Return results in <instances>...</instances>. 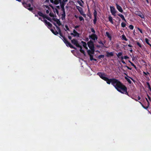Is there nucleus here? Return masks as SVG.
Masks as SVG:
<instances>
[{"label":"nucleus","mask_w":151,"mask_h":151,"mask_svg":"<svg viewBox=\"0 0 151 151\" xmlns=\"http://www.w3.org/2000/svg\"><path fill=\"white\" fill-rule=\"evenodd\" d=\"M111 12L112 14V15L115 16V14L116 12V11L115 10V8L112 6H111L110 7Z\"/></svg>","instance_id":"nucleus-10"},{"label":"nucleus","mask_w":151,"mask_h":151,"mask_svg":"<svg viewBox=\"0 0 151 151\" xmlns=\"http://www.w3.org/2000/svg\"><path fill=\"white\" fill-rule=\"evenodd\" d=\"M91 31L93 32V33H94V29L93 28H91Z\"/></svg>","instance_id":"nucleus-52"},{"label":"nucleus","mask_w":151,"mask_h":151,"mask_svg":"<svg viewBox=\"0 0 151 151\" xmlns=\"http://www.w3.org/2000/svg\"><path fill=\"white\" fill-rule=\"evenodd\" d=\"M64 43L67 46H69L71 48L76 49V48L73 46L69 42L68 40L65 42H64Z\"/></svg>","instance_id":"nucleus-8"},{"label":"nucleus","mask_w":151,"mask_h":151,"mask_svg":"<svg viewBox=\"0 0 151 151\" xmlns=\"http://www.w3.org/2000/svg\"><path fill=\"white\" fill-rule=\"evenodd\" d=\"M77 3L79 4V5L81 6H83V4L79 0H78L77 1Z\"/></svg>","instance_id":"nucleus-34"},{"label":"nucleus","mask_w":151,"mask_h":151,"mask_svg":"<svg viewBox=\"0 0 151 151\" xmlns=\"http://www.w3.org/2000/svg\"><path fill=\"white\" fill-rule=\"evenodd\" d=\"M76 8L81 15L83 16L85 15V14H83V9L81 7L79 6H76Z\"/></svg>","instance_id":"nucleus-6"},{"label":"nucleus","mask_w":151,"mask_h":151,"mask_svg":"<svg viewBox=\"0 0 151 151\" xmlns=\"http://www.w3.org/2000/svg\"><path fill=\"white\" fill-rule=\"evenodd\" d=\"M22 4L29 11H32L33 10V8L32 7H31V5L30 4H27L26 2H24L22 3Z\"/></svg>","instance_id":"nucleus-3"},{"label":"nucleus","mask_w":151,"mask_h":151,"mask_svg":"<svg viewBox=\"0 0 151 151\" xmlns=\"http://www.w3.org/2000/svg\"><path fill=\"white\" fill-rule=\"evenodd\" d=\"M55 10L56 11L57 14L58 15L59 14V12L58 10L57 9H55Z\"/></svg>","instance_id":"nucleus-49"},{"label":"nucleus","mask_w":151,"mask_h":151,"mask_svg":"<svg viewBox=\"0 0 151 151\" xmlns=\"http://www.w3.org/2000/svg\"><path fill=\"white\" fill-rule=\"evenodd\" d=\"M129 58V57L127 56H125L124 57V58L125 59H127Z\"/></svg>","instance_id":"nucleus-48"},{"label":"nucleus","mask_w":151,"mask_h":151,"mask_svg":"<svg viewBox=\"0 0 151 151\" xmlns=\"http://www.w3.org/2000/svg\"><path fill=\"white\" fill-rule=\"evenodd\" d=\"M42 17L44 19L46 18V19H47L48 17L47 16H46V15H45L43 14V16H42Z\"/></svg>","instance_id":"nucleus-44"},{"label":"nucleus","mask_w":151,"mask_h":151,"mask_svg":"<svg viewBox=\"0 0 151 151\" xmlns=\"http://www.w3.org/2000/svg\"><path fill=\"white\" fill-rule=\"evenodd\" d=\"M56 7L57 8V9H60V6H56Z\"/></svg>","instance_id":"nucleus-56"},{"label":"nucleus","mask_w":151,"mask_h":151,"mask_svg":"<svg viewBox=\"0 0 151 151\" xmlns=\"http://www.w3.org/2000/svg\"><path fill=\"white\" fill-rule=\"evenodd\" d=\"M56 22L58 26H60L61 25V24L59 19H58L57 21H56Z\"/></svg>","instance_id":"nucleus-31"},{"label":"nucleus","mask_w":151,"mask_h":151,"mask_svg":"<svg viewBox=\"0 0 151 151\" xmlns=\"http://www.w3.org/2000/svg\"><path fill=\"white\" fill-rule=\"evenodd\" d=\"M147 98L150 101V97L148 95H147Z\"/></svg>","instance_id":"nucleus-57"},{"label":"nucleus","mask_w":151,"mask_h":151,"mask_svg":"<svg viewBox=\"0 0 151 151\" xmlns=\"http://www.w3.org/2000/svg\"><path fill=\"white\" fill-rule=\"evenodd\" d=\"M137 45L140 47L141 48L142 47V45L139 43L137 42Z\"/></svg>","instance_id":"nucleus-41"},{"label":"nucleus","mask_w":151,"mask_h":151,"mask_svg":"<svg viewBox=\"0 0 151 151\" xmlns=\"http://www.w3.org/2000/svg\"><path fill=\"white\" fill-rule=\"evenodd\" d=\"M121 24L122 27H125L126 24L125 23H124V22L122 23Z\"/></svg>","instance_id":"nucleus-35"},{"label":"nucleus","mask_w":151,"mask_h":151,"mask_svg":"<svg viewBox=\"0 0 151 151\" xmlns=\"http://www.w3.org/2000/svg\"><path fill=\"white\" fill-rule=\"evenodd\" d=\"M73 32L74 33V37H79V34L77 32L75 29H73Z\"/></svg>","instance_id":"nucleus-16"},{"label":"nucleus","mask_w":151,"mask_h":151,"mask_svg":"<svg viewBox=\"0 0 151 151\" xmlns=\"http://www.w3.org/2000/svg\"><path fill=\"white\" fill-rule=\"evenodd\" d=\"M104 55H99L98 56V58H99V59H101V58H104Z\"/></svg>","instance_id":"nucleus-37"},{"label":"nucleus","mask_w":151,"mask_h":151,"mask_svg":"<svg viewBox=\"0 0 151 151\" xmlns=\"http://www.w3.org/2000/svg\"><path fill=\"white\" fill-rule=\"evenodd\" d=\"M125 78L129 83H131L132 82L129 78L126 77H125Z\"/></svg>","instance_id":"nucleus-29"},{"label":"nucleus","mask_w":151,"mask_h":151,"mask_svg":"<svg viewBox=\"0 0 151 151\" xmlns=\"http://www.w3.org/2000/svg\"><path fill=\"white\" fill-rule=\"evenodd\" d=\"M68 1V0H63V1H61L60 2V4H63V5H65L66 2Z\"/></svg>","instance_id":"nucleus-24"},{"label":"nucleus","mask_w":151,"mask_h":151,"mask_svg":"<svg viewBox=\"0 0 151 151\" xmlns=\"http://www.w3.org/2000/svg\"><path fill=\"white\" fill-rule=\"evenodd\" d=\"M143 73L145 75H147L148 74H149V73L147 72V73L144 72Z\"/></svg>","instance_id":"nucleus-53"},{"label":"nucleus","mask_w":151,"mask_h":151,"mask_svg":"<svg viewBox=\"0 0 151 151\" xmlns=\"http://www.w3.org/2000/svg\"><path fill=\"white\" fill-rule=\"evenodd\" d=\"M137 29L141 33H143L142 30L141 29H140L139 28H138Z\"/></svg>","instance_id":"nucleus-45"},{"label":"nucleus","mask_w":151,"mask_h":151,"mask_svg":"<svg viewBox=\"0 0 151 151\" xmlns=\"http://www.w3.org/2000/svg\"><path fill=\"white\" fill-rule=\"evenodd\" d=\"M60 7L61 8V10L63 12H65V9L64 6L65 5H63L62 4H60Z\"/></svg>","instance_id":"nucleus-17"},{"label":"nucleus","mask_w":151,"mask_h":151,"mask_svg":"<svg viewBox=\"0 0 151 151\" xmlns=\"http://www.w3.org/2000/svg\"><path fill=\"white\" fill-rule=\"evenodd\" d=\"M147 84L148 86V88L150 90H151V88L150 87V84L149 83H148V82H147Z\"/></svg>","instance_id":"nucleus-38"},{"label":"nucleus","mask_w":151,"mask_h":151,"mask_svg":"<svg viewBox=\"0 0 151 151\" xmlns=\"http://www.w3.org/2000/svg\"><path fill=\"white\" fill-rule=\"evenodd\" d=\"M106 56L107 57H110L113 56L114 54L113 52H109L108 51L106 52Z\"/></svg>","instance_id":"nucleus-14"},{"label":"nucleus","mask_w":151,"mask_h":151,"mask_svg":"<svg viewBox=\"0 0 151 151\" xmlns=\"http://www.w3.org/2000/svg\"><path fill=\"white\" fill-rule=\"evenodd\" d=\"M50 16L51 17H53L54 14L53 13H50L49 14Z\"/></svg>","instance_id":"nucleus-43"},{"label":"nucleus","mask_w":151,"mask_h":151,"mask_svg":"<svg viewBox=\"0 0 151 151\" xmlns=\"http://www.w3.org/2000/svg\"><path fill=\"white\" fill-rule=\"evenodd\" d=\"M122 38L123 40H124L126 41H127V38H126L125 36L124 35H123L122 36Z\"/></svg>","instance_id":"nucleus-30"},{"label":"nucleus","mask_w":151,"mask_h":151,"mask_svg":"<svg viewBox=\"0 0 151 151\" xmlns=\"http://www.w3.org/2000/svg\"><path fill=\"white\" fill-rule=\"evenodd\" d=\"M71 43L76 45L77 47H79L80 45L78 44V41L75 39H73L71 40Z\"/></svg>","instance_id":"nucleus-7"},{"label":"nucleus","mask_w":151,"mask_h":151,"mask_svg":"<svg viewBox=\"0 0 151 151\" xmlns=\"http://www.w3.org/2000/svg\"><path fill=\"white\" fill-rule=\"evenodd\" d=\"M116 55L118 58H119L120 56H122V53L121 52H119Z\"/></svg>","instance_id":"nucleus-33"},{"label":"nucleus","mask_w":151,"mask_h":151,"mask_svg":"<svg viewBox=\"0 0 151 151\" xmlns=\"http://www.w3.org/2000/svg\"><path fill=\"white\" fill-rule=\"evenodd\" d=\"M44 22H45V24L47 25V27L49 29H50V28H51L52 27V24H51L49 22H47V20H44Z\"/></svg>","instance_id":"nucleus-11"},{"label":"nucleus","mask_w":151,"mask_h":151,"mask_svg":"<svg viewBox=\"0 0 151 151\" xmlns=\"http://www.w3.org/2000/svg\"><path fill=\"white\" fill-rule=\"evenodd\" d=\"M91 50H87V52L88 54L89 55L90 57V59L91 60H94V59L93 58V56L91 54H93L94 52V49H91Z\"/></svg>","instance_id":"nucleus-4"},{"label":"nucleus","mask_w":151,"mask_h":151,"mask_svg":"<svg viewBox=\"0 0 151 151\" xmlns=\"http://www.w3.org/2000/svg\"><path fill=\"white\" fill-rule=\"evenodd\" d=\"M88 46L90 49H94V46L93 42L91 40H90L87 43Z\"/></svg>","instance_id":"nucleus-5"},{"label":"nucleus","mask_w":151,"mask_h":151,"mask_svg":"<svg viewBox=\"0 0 151 151\" xmlns=\"http://www.w3.org/2000/svg\"><path fill=\"white\" fill-rule=\"evenodd\" d=\"M129 62L131 64V65L132 66H133L135 68H136V66L133 63H132V62H130L129 61Z\"/></svg>","instance_id":"nucleus-39"},{"label":"nucleus","mask_w":151,"mask_h":151,"mask_svg":"<svg viewBox=\"0 0 151 151\" xmlns=\"http://www.w3.org/2000/svg\"><path fill=\"white\" fill-rule=\"evenodd\" d=\"M70 35H73L74 37V33H70Z\"/></svg>","instance_id":"nucleus-61"},{"label":"nucleus","mask_w":151,"mask_h":151,"mask_svg":"<svg viewBox=\"0 0 151 151\" xmlns=\"http://www.w3.org/2000/svg\"><path fill=\"white\" fill-rule=\"evenodd\" d=\"M53 24L56 27V29H58V27H58L56 24L55 23H53Z\"/></svg>","instance_id":"nucleus-47"},{"label":"nucleus","mask_w":151,"mask_h":151,"mask_svg":"<svg viewBox=\"0 0 151 151\" xmlns=\"http://www.w3.org/2000/svg\"><path fill=\"white\" fill-rule=\"evenodd\" d=\"M50 0V2L52 3H53V2H54V0Z\"/></svg>","instance_id":"nucleus-63"},{"label":"nucleus","mask_w":151,"mask_h":151,"mask_svg":"<svg viewBox=\"0 0 151 151\" xmlns=\"http://www.w3.org/2000/svg\"><path fill=\"white\" fill-rule=\"evenodd\" d=\"M65 28H66V29H67V30H68V31L69 30V29L67 25H65Z\"/></svg>","instance_id":"nucleus-42"},{"label":"nucleus","mask_w":151,"mask_h":151,"mask_svg":"<svg viewBox=\"0 0 151 151\" xmlns=\"http://www.w3.org/2000/svg\"><path fill=\"white\" fill-rule=\"evenodd\" d=\"M62 37V38L60 37V38L62 39L63 40L64 42L67 40V39L65 38V37L64 36H63Z\"/></svg>","instance_id":"nucleus-25"},{"label":"nucleus","mask_w":151,"mask_h":151,"mask_svg":"<svg viewBox=\"0 0 151 151\" xmlns=\"http://www.w3.org/2000/svg\"><path fill=\"white\" fill-rule=\"evenodd\" d=\"M60 3V1L58 0H55L53 3L55 5L58 4Z\"/></svg>","instance_id":"nucleus-26"},{"label":"nucleus","mask_w":151,"mask_h":151,"mask_svg":"<svg viewBox=\"0 0 151 151\" xmlns=\"http://www.w3.org/2000/svg\"><path fill=\"white\" fill-rule=\"evenodd\" d=\"M116 8L117 9L121 12L122 13L123 12V10H122V7L119 5L117 4H116Z\"/></svg>","instance_id":"nucleus-13"},{"label":"nucleus","mask_w":151,"mask_h":151,"mask_svg":"<svg viewBox=\"0 0 151 151\" xmlns=\"http://www.w3.org/2000/svg\"><path fill=\"white\" fill-rule=\"evenodd\" d=\"M95 22L96 21V12L95 11Z\"/></svg>","instance_id":"nucleus-54"},{"label":"nucleus","mask_w":151,"mask_h":151,"mask_svg":"<svg viewBox=\"0 0 151 151\" xmlns=\"http://www.w3.org/2000/svg\"><path fill=\"white\" fill-rule=\"evenodd\" d=\"M46 12L47 14H48L49 13V11L48 10H47L46 11Z\"/></svg>","instance_id":"nucleus-58"},{"label":"nucleus","mask_w":151,"mask_h":151,"mask_svg":"<svg viewBox=\"0 0 151 151\" xmlns=\"http://www.w3.org/2000/svg\"><path fill=\"white\" fill-rule=\"evenodd\" d=\"M122 62L123 63H124V64H126V63L124 61V60H122Z\"/></svg>","instance_id":"nucleus-59"},{"label":"nucleus","mask_w":151,"mask_h":151,"mask_svg":"<svg viewBox=\"0 0 151 151\" xmlns=\"http://www.w3.org/2000/svg\"><path fill=\"white\" fill-rule=\"evenodd\" d=\"M129 28L131 29H133L134 28V27L132 25H130L129 26Z\"/></svg>","instance_id":"nucleus-40"},{"label":"nucleus","mask_w":151,"mask_h":151,"mask_svg":"<svg viewBox=\"0 0 151 151\" xmlns=\"http://www.w3.org/2000/svg\"><path fill=\"white\" fill-rule=\"evenodd\" d=\"M79 25H76L74 27V28L75 29H77L79 27Z\"/></svg>","instance_id":"nucleus-51"},{"label":"nucleus","mask_w":151,"mask_h":151,"mask_svg":"<svg viewBox=\"0 0 151 151\" xmlns=\"http://www.w3.org/2000/svg\"><path fill=\"white\" fill-rule=\"evenodd\" d=\"M136 14L142 18H144L145 17L144 15L140 12H136Z\"/></svg>","instance_id":"nucleus-12"},{"label":"nucleus","mask_w":151,"mask_h":151,"mask_svg":"<svg viewBox=\"0 0 151 151\" xmlns=\"http://www.w3.org/2000/svg\"><path fill=\"white\" fill-rule=\"evenodd\" d=\"M121 59L122 60H123V59H124V57H123V56H122L121 57Z\"/></svg>","instance_id":"nucleus-64"},{"label":"nucleus","mask_w":151,"mask_h":151,"mask_svg":"<svg viewBox=\"0 0 151 151\" xmlns=\"http://www.w3.org/2000/svg\"><path fill=\"white\" fill-rule=\"evenodd\" d=\"M97 75L101 79L106 81L108 84H110L111 83L119 92L125 94H128L127 88L118 80L114 78L109 79L107 77V75L103 73L99 72L97 73Z\"/></svg>","instance_id":"nucleus-1"},{"label":"nucleus","mask_w":151,"mask_h":151,"mask_svg":"<svg viewBox=\"0 0 151 151\" xmlns=\"http://www.w3.org/2000/svg\"><path fill=\"white\" fill-rule=\"evenodd\" d=\"M89 40V39L88 38H86V39L85 40L86 41H88Z\"/></svg>","instance_id":"nucleus-60"},{"label":"nucleus","mask_w":151,"mask_h":151,"mask_svg":"<svg viewBox=\"0 0 151 151\" xmlns=\"http://www.w3.org/2000/svg\"><path fill=\"white\" fill-rule=\"evenodd\" d=\"M145 40L146 43L151 47V44L149 43V40L147 38H146Z\"/></svg>","instance_id":"nucleus-32"},{"label":"nucleus","mask_w":151,"mask_h":151,"mask_svg":"<svg viewBox=\"0 0 151 151\" xmlns=\"http://www.w3.org/2000/svg\"><path fill=\"white\" fill-rule=\"evenodd\" d=\"M81 42L82 43L83 47L86 49H88V47H87V44L86 43L83 41H82Z\"/></svg>","instance_id":"nucleus-20"},{"label":"nucleus","mask_w":151,"mask_h":151,"mask_svg":"<svg viewBox=\"0 0 151 151\" xmlns=\"http://www.w3.org/2000/svg\"><path fill=\"white\" fill-rule=\"evenodd\" d=\"M47 19L48 20L51 22V19L50 17H48Z\"/></svg>","instance_id":"nucleus-50"},{"label":"nucleus","mask_w":151,"mask_h":151,"mask_svg":"<svg viewBox=\"0 0 151 151\" xmlns=\"http://www.w3.org/2000/svg\"><path fill=\"white\" fill-rule=\"evenodd\" d=\"M95 40H97V36L95 35Z\"/></svg>","instance_id":"nucleus-62"},{"label":"nucleus","mask_w":151,"mask_h":151,"mask_svg":"<svg viewBox=\"0 0 151 151\" xmlns=\"http://www.w3.org/2000/svg\"><path fill=\"white\" fill-rule=\"evenodd\" d=\"M37 14L40 16L42 17L43 16V14L40 11H38L37 12Z\"/></svg>","instance_id":"nucleus-27"},{"label":"nucleus","mask_w":151,"mask_h":151,"mask_svg":"<svg viewBox=\"0 0 151 151\" xmlns=\"http://www.w3.org/2000/svg\"><path fill=\"white\" fill-rule=\"evenodd\" d=\"M109 21H110L111 23H113V19L111 17L109 16Z\"/></svg>","instance_id":"nucleus-28"},{"label":"nucleus","mask_w":151,"mask_h":151,"mask_svg":"<svg viewBox=\"0 0 151 151\" xmlns=\"http://www.w3.org/2000/svg\"><path fill=\"white\" fill-rule=\"evenodd\" d=\"M62 17L61 18L62 20H64L66 16L65 12H63V13L61 14Z\"/></svg>","instance_id":"nucleus-19"},{"label":"nucleus","mask_w":151,"mask_h":151,"mask_svg":"<svg viewBox=\"0 0 151 151\" xmlns=\"http://www.w3.org/2000/svg\"><path fill=\"white\" fill-rule=\"evenodd\" d=\"M118 15L123 20H124L125 22H126V19H125L124 15L122 14H118Z\"/></svg>","instance_id":"nucleus-21"},{"label":"nucleus","mask_w":151,"mask_h":151,"mask_svg":"<svg viewBox=\"0 0 151 151\" xmlns=\"http://www.w3.org/2000/svg\"><path fill=\"white\" fill-rule=\"evenodd\" d=\"M79 47L80 48V52H81L82 53H83L84 55H86L85 52L83 50H82V46L80 45V47Z\"/></svg>","instance_id":"nucleus-18"},{"label":"nucleus","mask_w":151,"mask_h":151,"mask_svg":"<svg viewBox=\"0 0 151 151\" xmlns=\"http://www.w3.org/2000/svg\"><path fill=\"white\" fill-rule=\"evenodd\" d=\"M64 43L67 46H69L71 48L76 49V48L73 46L69 42L68 40L65 42H64Z\"/></svg>","instance_id":"nucleus-9"},{"label":"nucleus","mask_w":151,"mask_h":151,"mask_svg":"<svg viewBox=\"0 0 151 151\" xmlns=\"http://www.w3.org/2000/svg\"><path fill=\"white\" fill-rule=\"evenodd\" d=\"M58 29H57V31L55 30V31L53 29H51L50 30L55 35H57L59 34L60 35L61 37L63 36V34L61 32V31L60 30V27H58Z\"/></svg>","instance_id":"nucleus-2"},{"label":"nucleus","mask_w":151,"mask_h":151,"mask_svg":"<svg viewBox=\"0 0 151 151\" xmlns=\"http://www.w3.org/2000/svg\"><path fill=\"white\" fill-rule=\"evenodd\" d=\"M52 19L54 21L56 22V21H57V20L58 19L57 18H53Z\"/></svg>","instance_id":"nucleus-46"},{"label":"nucleus","mask_w":151,"mask_h":151,"mask_svg":"<svg viewBox=\"0 0 151 151\" xmlns=\"http://www.w3.org/2000/svg\"><path fill=\"white\" fill-rule=\"evenodd\" d=\"M68 38L70 40H71V39H72V37L70 36H68Z\"/></svg>","instance_id":"nucleus-55"},{"label":"nucleus","mask_w":151,"mask_h":151,"mask_svg":"<svg viewBox=\"0 0 151 151\" xmlns=\"http://www.w3.org/2000/svg\"><path fill=\"white\" fill-rule=\"evenodd\" d=\"M106 35L109 38L110 40H111V36L110 34L108 32H106Z\"/></svg>","instance_id":"nucleus-22"},{"label":"nucleus","mask_w":151,"mask_h":151,"mask_svg":"<svg viewBox=\"0 0 151 151\" xmlns=\"http://www.w3.org/2000/svg\"><path fill=\"white\" fill-rule=\"evenodd\" d=\"M79 19L80 21H84V19L82 16H80L79 17Z\"/></svg>","instance_id":"nucleus-36"},{"label":"nucleus","mask_w":151,"mask_h":151,"mask_svg":"<svg viewBox=\"0 0 151 151\" xmlns=\"http://www.w3.org/2000/svg\"><path fill=\"white\" fill-rule=\"evenodd\" d=\"M89 38L90 39L94 40V33H93L92 35L89 36Z\"/></svg>","instance_id":"nucleus-23"},{"label":"nucleus","mask_w":151,"mask_h":151,"mask_svg":"<svg viewBox=\"0 0 151 151\" xmlns=\"http://www.w3.org/2000/svg\"><path fill=\"white\" fill-rule=\"evenodd\" d=\"M98 43L100 44V45H96V46L98 47H104V44L102 42L101 40H99V41H98Z\"/></svg>","instance_id":"nucleus-15"}]
</instances>
